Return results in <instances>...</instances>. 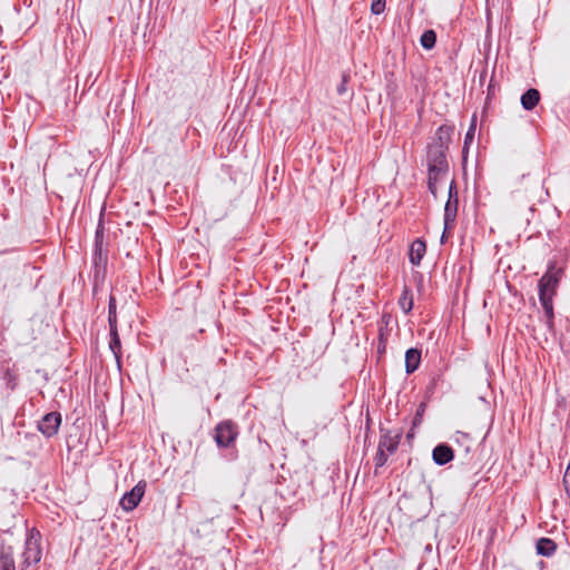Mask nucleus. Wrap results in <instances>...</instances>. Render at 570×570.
<instances>
[{"instance_id":"f257e3e1","label":"nucleus","mask_w":570,"mask_h":570,"mask_svg":"<svg viewBox=\"0 0 570 570\" xmlns=\"http://www.w3.org/2000/svg\"><path fill=\"white\" fill-rule=\"evenodd\" d=\"M14 554L11 546L0 547V570H36L42 556L40 532L35 528L28 530L24 543L18 551V566Z\"/></svg>"},{"instance_id":"f03ea898","label":"nucleus","mask_w":570,"mask_h":570,"mask_svg":"<svg viewBox=\"0 0 570 570\" xmlns=\"http://www.w3.org/2000/svg\"><path fill=\"white\" fill-rule=\"evenodd\" d=\"M446 149H443L442 146H432L428 147V169L433 173L446 174L449 169L446 156Z\"/></svg>"},{"instance_id":"7ed1b4c3","label":"nucleus","mask_w":570,"mask_h":570,"mask_svg":"<svg viewBox=\"0 0 570 570\" xmlns=\"http://www.w3.org/2000/svg\"><path fill=\"white\" fill-rule=\"evenodd\" d=\"M238 432L236 425L232 421L220 422L215 428V441L218 446H229L236 440Z\"/></svg>"},{"instance_id":"20e7f679","label":"nucleus","mask_w":570,"mask_h":570,"mask_svg":"<svg viewBox=\"0 0 570 570\" xmlns=\"http://www.w3.org/2000/svg\"><path fill=\"white\" fill-rule=\"evenodd\" d=\"M147 483L140 480L129 492H126L120 499V507L125 511H132L145 495Z\"/></svg>"},{"instance_id":"39448f33","label":"nucleus","mask_w":570,"mask_h":570,"mask_svg":"<svg viewBox=\"0 0 570 570\" xmlns=\"http://www.w3.org/2000/svg\"><path fill=\"white\" fill-rule=\"evenodd\" d=\"M561 275V268H556L553 265H550L546 274L539 281V295L544 293L553 296Z\"/></svg>"},{"instance_id":"423d86ee","label":"nucleus","mask_w":570,"mask_h":570,"mask_svg":"<svg viewBox=\"0 0 570 570\" xmlns=\"http://www.w3.org/2000/svg\"><path fill=\"white\" fill-rule=\"evenodd\" d=\"M381 436L379 442V449L386 451L390 454H393L400 444L402 438V431H391V430H381Z\"/></svg>"},{"instance_id":"0eeeda50","label":"nucleus","mask_w":570,"mask_h":570,"mask_svg":"<svg viewBox=\"0 0 570 570\" xmlns=\"http://www.w3.org/2000/svg\"><path fill=\"white\" fill-rule=\"evenodd\" d=\"M61 424V415L58 412H50L46 414L38 424L39 431L47 438L57 434Z\"/></svg>"},{"instance_id":"6e6552de","label":"nucleus","mask_w":570,"mask_h":570,"mask_svg":"<svg viewBox=\"0 0 570 570\" xmlns=\"http://www.w3.org/2000/svg\"><path fill=\"white\" fill-rule=\"evenodd\" d=\"M426 253V244L422 238H416L410 246L409 259L414 266H419Z\"/></svg>"},{"instance_id":"1a4fd4ad","label":"nucleus","mask_w":570,"mask_h":570,"mask_svg":"<svg viewBox=\"0 0 570 570\" xmlns=\"http://www.w3.org/2000/svg\"><path fill=\"white\" fill-rule=\"evenodd\" d=\"M433 461L438 465H444L453 460V450L446 444H439L433 449L432 453Z\"/></svg>"},{"instance_id":"9d476101","label":"nucleus","mask_w":570,"mask_h":570,"mask_svg":"<svg viewBox=\"0 0 570 570\" xmlns=\"http://www.w3.org/2000/svg\"><path fill=\"white\" fill-rule=\"evenodd\" d=\"M458 199H448L445 207H444V232L442 235L441 240L444 242L445 232L446 229L455 222L456 214H458Z\"/></svg>"},{"instance_id":"9b49d317","label":"nucleus","mask_w":570,"mask_h":570,"mask_svg":"<svg viewBox=\"0 0 570 570\" xmlns=\"http://www.w3.org/2000/svg\"><path fill=\"white\" fill-rule=\"evenodd\" d=\"M421 363V351L417 348H409L405 353V372L407 374L417 370Z\"/></svg>"},{"instance_id":"f8f14e48","label":"nucleus","mask_w":570,"mask_h":570,"mask_svg":"<svg viewBox=\"0 0 570 570\" xmlns=\"http://www.w3.org/2000/svg\"><path fill=\"white\" fill-rule=\"evenodd\" d=\"M539 101L540 92L534 88L528 89L521 96V105L525 110H532L539 104Z\"/></svg>"},{"instance_id":"ddd939ff","label":"nucleus","mask_w":570,"mask_h":570,"mask_svg":"<svg viewBox=\"0 0 570 570\" xmlns=\"http://www.w3.org/2000/svg\"><path fill=\"white\" fill-rule=\"evenodd\" d=\"M452 129L448 126H440L435 132V141L432 146H442L443 149H448V145L451 140Z\"/></svg>"},{"instance_id":"4468645a","label":"nucleus","mask_w":570,"mask_h":570,"mask_svg":"<svg viewBox=\"0 0 570 570\" xmlns=\"http://www.w3.org/2000/svg\"><path fill=\"white\" fill-rule=\"evenodd\" d=\"M557 549V544L549 538H541L537 542V552L544 557H551Z\"/></svg>"},{"instance_id":"2eb2a0df","label":"nucleus","mask_w":570,"mask_h":570,"mask_svg":"<svg viewBox=\"0 0 570 570\" xmlns=\"http://www.w3.org/2000/svg\"><path fill=\"white\" fill-rule=\"evenodd\" d=\"M399 305L405 314H409L413 308V295L407 286L403 287L402 294L399 298Z\"/></svg>"},{"instance_id":"dca6fc26","label":"nucleus","mask_w":570,"mask_h":570,"mask_svg":"<svg viewBox=\"0 0 570 570\" xmlns=\"http://www.w3.org/2000/svg\"><path fill=\"white\" fill-rule=\"evenodd\" d=\"M109 330H110L109 347L112 351L117 361H119L120 355H121V343H120V337L118 334V327H109Z\"/></svg>"},{"instance_id":"f3484780","label":"nucleus","mask_w":570,"mask_h":570,"mask_svg":"<svg viewBox=\"0 0 570 570\" xmlns=\"http://www.w3.org/2000/svg\"><path fill=\"white\" fill-rule=\"evenodd\" d=\"M552 295L550 294H544V293H541V295H539V298H540V302H541V305L543 307V311H544V314L547 316V322L549 324H551L552 320H553V304H552Z\"/></svg>"},{"instance_id":"a211bd4d","label":"nucleus","mask_w":570,"mask_h":570,"mask_svg":"<svg viewBox=\"0 0 570 570\" xmlns=\"http://www.w3.org/2000/svg\"><path fill=\"white\" fill-rule=\"evenodd\" d=\"M475 129H476V115H473L472 119H471L470 127L464 137V145H463V150H462L463 154L468 153L469 146L472 144V141L474 139Z\"/></svg>"},{"instance_id":"6ab92c4d","label":"nucleus","mask_w":570,"mask_h":570,"mask_svg":"<svg viewBox=\"0 0 570 570\" xmlns=\"http://www.w3.org/2000/svg\"><path fill=\"white\" fill-rule=\"evenodd\" d=\"M420 42L424 49H432L436 42V33L434 30H425L421 36Z\"/></svg>"},{"instance_id":"aec40b11","label":"nucleus","mask_w":570,"mask_h":570,"mask_svg":"<svg viewBox=\"0 0 570 570\" xmlns=\"http://www.w3.org/2000/svg\"><path fill=\"white\" fill-rule=\"evenodd\" d=\"M446 174L429 171L428 188L430 193L436 196V185Z\"/></svg>"},{"instance_id":"412c9836","label":"nucleus","mask_w":570,"mask_h":570,"mask_svg":"<svg viewBox=\"0 0 570 570\" xmlns=\"http://www.w3.org/2000/svg\"><path fill=\"white\" fill-rule=\"evenodd\" d=\"M108 323L109 327H117V314H116V299L110 297L108 306Z\"/></svg>"},{"instance_id":"4be33fe9","label":"nucleus","mask_w":570,"mask_h":570,"mask_svg":"<svg viewBox=\"0 0 570 570\" xmlns=\"http://www.w3.org/2000/svg\"><path fill=\"white\" fill-rule=\"evenodd\" d=\"M390 453L377 448L376 455L374 458L375 468H382L387 462Z\"/></svg>"},{"instance_id":"5701e85b","label":"nucleus","mask_w":570,"mask_h":570,"mask_svg":"<svg viewBox=\"0 0 570 570\" xmlns=\"http://www.w3.org/2000/svg\"><path fill=\"white\" fill-rule=\"evenodd\" d=\"M385 0H373L371 11L373 14H381L385 10Z\"/></svg>"},{"instance_id":"b1692460","label":"nucleus","mask_w":570,"mask_h":570,"mask_svg":"<svg viewBox=\"0 0 570 570\" xmlns=\"http://www.w3.org/2000/svg\"><path fill=\"white\" fill-rule=\"evenodd\" d=\"M563 487L568 497H570V461L563 475Z\"/></svg>"},{"instance_id":"393cba45","label":"nucleus","mask_w":570,"mask_h":570,"mask_svg":"<svg viewBox=\"0 0 570 570\" xmlns=\"http://www.w3.org/2000/svg\"><path fill=\"white\" fill-rule=\"evenodd\" d=\"M348 81L347 75H342L341 83L336 87V92L338 95H344L346 92V83Z\"/></svg>"},{"instance_id":"a878e982","label":"nucleus","mask_w":570,"mask_h":570,"mask_svg":"<svg viewBox=\"0 0 570 570\" xmlns=\"http://www.w3.org/2000/svg\"><path fill=\"white\" fill-rule=\"evenodd\" d=\"M425 411V404L424 403H421L416 410V413H415V417L413 420V424L416 425L419 423H421V420H422V416H423V413Z\"/></svg>"},{"instance_id":"bb28decb","label":"nucleus","mask_w":570,"mask_h":570,"mask_svg":"<svg viewBox=\"0 0 570 570\" xmlns=\"http://www.w3.org/2000/svg\"><path fill=\"white\" fill-rule=\"evenodd\" d=\"M448 199H458V190L454 180H452L450 184Z\"/></svg>"},{"instance_id":"cd10ccee","label":"nucleus","mask_w":570,"mask_h":570,"mask_svg":"<svg viewBox=\"0 0 570 570\" xmlns=\"http://www.w3.org/2000/svg\"><path fill=\"white\" fill-rule=\"evenodd\" d=\"M385 350H386V343H377V352L380 354L385 353Z\"/></svg>"},{"instance_id":"c85d7f7f","label":"nucleus","mask_w":570,"mask_h":570,"mask_svg":"<svg viewBox=\"0 0 570 570\" xmlns=\"http://www.w3.org/2000/svg\"><path fill=\"white\" fill-rule=\"evenodd\" d=\"M379 343H386V337L382 328L380 330Z\"/></svg>"},{"instance_id":"c756f323","label":"nucleus","mask_w":570,"mask_h":570,"mask_svg":"<svg viewBox=\"0 0 570 570\" xmlns=\"http://www.w3.org/2000/svg\"><path fill=\"white\" fill-rule=\"evenodd\" d=\"M6 375L9 377V383L11 384V389H14L16 382H14V379L11 376L10 372H7Z\"/></svg>"},{"instance_id":"7c9ffc66","label":"nucleus","mask_w":570,"mask_h":570,"mask_svg":"<svg viewBox=\"0 0 570 570\" xmlns=\"http://www.w3.org/2000/svg\"><path fill=\"white\" fill-rule=\"evenodd\" d=\"M6 375L9 377V383L11 384V389H14L16 382H14V379L11 376L10 372H7Z\"/></svg>"}]
</instances>
